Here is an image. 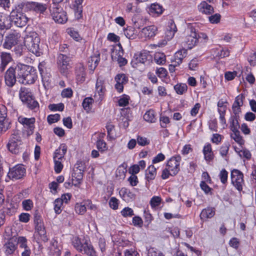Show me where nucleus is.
<instances>
[{"label": "nucleus", "instance_id": "680f3d73", "mask_svg": "<svg viewBox=\"0 0 256 256\" xmlns=\"http://www.w3.org/2000/svg\"><path fill=\"white\" fill-rule=\"evenodd\" d=\"M220 18L221 16L220 14H216L209 16L208 19L212 24H217L220 22Z\"/></svg>", "mask_w": 256, "mask_h": 256}, {"label": "nucleus", "instance_id": "4d7b16f0", "mask_svg": "<svg viewBox=\"0 0 256 256\" xmlns=\"http://www.w3.org/2000/svg\"><path fill=\"white\" fill-rule=\"evenodd\" d=\"M35 236H38L40 238V239L44 242H46L48 240V238L46 236V232L44 228L42 230L39 231L37 233L35 234Z\"/></svg>", "mask_w": 256, "mask_h": 256}, {"label": "nucleus", "instance_id": "49530a36", "mask_svg": "<svg viewBox=\"0 0 256 256\" xmlns=\"http://www.w3.org/2000/svg\"><path fill=\"white\" fill-rule=\"evenodd\" d=\"M115 80L117 82L123 84H126L128 81V78L124 74H117L115 77Z\"/></svg>", "mask_w": 256, "mask_h": 256}, {"label": "nucleus", "instance_id": "f704fd0d", "mask_svg": "<svg viewBox=\"0 0 256 256\" xmlns=\"http://www.w3.org/2000/svg\"><path fill=\"white\" fill-rule=\"evenodd\" d=\"M135 29L132 26H128L124 30V34L129 39H134L136 37V34L135 32Z\"/></svg>", "mask_w": 256, "mask_h": 256}, {"label": "nucleus", "instance_id": "37998d69", "mask_svg": "<svg viewBox=\"0 0 256 256\" xmlns=\"http://www.w3.org/2000/svg\"><path fill=\"white\" fill-rule=\"evenodd\" d=\"M75 210L79 214H84L86 211V204L82 203H76L75 205Z\"/></svg>", "mask_w": 256, "mask_h": 256}, {"label": "nucleus", "instance_id": "e433bc0d", "mask_svg": "<svg viewBox=\"0 0 256 256\" xmlns=\"http://www.w3.org/2000/svg\"><path fill=\"white\" fill-rule=\"evenodd\" d=\"M100 60V54L94 55L90 57V60H88L90 64L89 66L90 69H95L98 66Z\"/></svg>", "mask_w": 256, "mask_h": 256}, {"label": "nucleus", "instance_id": "13d9d810", "mask_svg": "<svg viewBox=\"0 0 256 256\" xmlns=\"http://www.w3.org/2000/svg\"><path fill=\"white\" fill-rule=\"evenodd\" d=\"M17 244H19L20 246L25 249L28 248L26 244V239L24 237H19L16 240Z\"/></svg>", "mask_w": 256, "mask_h": 256}, {"label": "nucleus", "instance_id": "4c0bfd02", "mask_svg": "<svg viewBox=\"0 0 256 256\" xmlns=\"http://www.w3.org/2000/svg\"><path fill=\"white\" fill-rule=\"evenodd\" d=\"M93 102L94 100L90 97L86 98L84 100L82 105L83 108L86 112H88L90 110Z\"/></svg>", "mask_w": 256, "mask_h": 256}, {"label": "nucleus", "instance_id": "3c124183", "mask_svg": "<svg viewBox=\"0 0 256 256\" xmlns=\"http://www.w3.org/2000/svg\"><path fill=\"white\" fill-rule=\"evenodd\" d=\"M62 204V200L60 198L56 199L54 202V210L56 214H60L61 212V206Z\"/></svg>", "mask_w": 256, "mask_h": 256}, {"label": "nucleus", "instance_id": "72a5a7b5", "mask_svg": "<svg viewBox=\"0 0 256 256\" xmlns=\"http://www.w3.org/2000/svg\"><path fill=\"white\" fill-rule=\"evenodd\" d=\"M238 115L232 116L230 118V128L232 132L238 130L240 124L238 122Z\"/></svg>", "mask_w": 256, "mask_h": 256}, {"label": "nucleus", "instance_id": "6e6d98bb", "mask_svg": "<svg viewBox=\"0 0 256 256\" xmlns=\"http://www.w3.org/2000/svg\"><path fill=\"white\" fill-rule=\"evenodd\" d=\"M121 214L124 217L132 216L134 215L132 209L129 207L124 208L121 211Z\"/></svg>", "mask_w": 256, "mask_h": 256}, {"label": "nucleus", "instance_id": "ddd939ff", "mask_svg": "<svg viewBox=\"0 0 256 256\" xmlns=\"http://www.w3.org/2000/svg\"><path fill=\"white\" fill-rule=\"evenodd\" d=\"M26 174V169L22 165H16L10 169L8 176L10 179L18 180Z\"/></svg>", "mask_w": 256, "mask_h": 256}, {"label": "nucleus", "instance_id": "b1692460", "mask_svg": "<svg viewBox=\"0 0 256 256\" xmlns=\"http://www.w3.org/2000/svg\"><path fill=\"white\" fill-rule=\"evenodd\" d=\"M176 31L177 28L174 20H170L168 22L167 30L166 33L168 39L172 38Z\"/></svg>", "mask_w": 256, "mask_h": 256}, {"label": "nucleus", "instance_id": "79ce46f5", "mask_svg": "<svg viewBox=\"0 0 256 256\" xmlns=\"http://www.w3.org/2000/svg\"><path fill=\"white\" fill-rule=\"evenodd\" d=\"M174 88L178 94H182L187 91L188 86L186 84H177L174 86Z\"/></svg>", "mask_w": 256, "mask_h": 256}, {"label": "nucleus", "instance_id": "c85d7f7f", "mask_svg": "<svg viewBox=\"0 0 256 256\" xmlns=\"http://www.w3.org/2000/svg\"><path fill=\"white\" fill-rule=\"evenodd\" d=\"M203 153L204 156V159L206 161H211L214 158V154L212 150V146L210 144L206 145L203 149Z\"/></svg>", "mask_w": 256, "mask_h": 256}, {"label": "nucleus", "instance_id": "20e7f679", "mask_svg": "<svg viewBox=\"0 0 256 256\" xmlns=\"http://www.w3.org/2000/svg\"><path fill=\"white\" fill-rule=\"evenodd\" d=\"M23 142L18 132L15 131L12 134L7 144L8 150L14 154H18L22 150Z\"/></svg>", "mask_w": 256, "mask_h": 256}, {"label": "nucleus", "instance_id": "9b49d317", "mask_svg": "<svg viewBox=\"0 0 256 256\" xmlns=\"http://www.w3.org/2000/svg\"><path fill=\"white\" fill-rule=\"evenodd\" d=\"M16 74L14 66H12L6 70L4 74L6 84L9 88H12L16 84Z\"/></svg>", "mask_w": 256, "mask_h": 256}, {"label": "nucleus", "instance_id": "473e14b6", "mask_svg": "<svg viewBox=\"0 0 256 256\" xmlns=\"http://www.w3.org/2000/svg\"><path fill=\"white\" fill-rule=\"evenodd\" d=\"M24 102L26 104L27 106L32 110L36 111L39 108V104L38 102L34 100L33 96Z\"/></svg>", "mask_w": 256, "mask_h": 256}, {"label": "nucleus", "instance_id": "052dcab7", "mask_svg": "<svg viewBox=\"0 0 256 256\" xmlns=\"http://www.w3.org/2000/svg\"><path fill=\"white\" fill-rule=\"evenodd\" d=\"M200 186L201 188L204 192L206 194H208L209 193L212 194L211 191L212 190V188H210L204 181L201 182L200 184Z\"/></svg>", "mask_w": 256, "mask_h": 256}, {"label": "nucleus", "instance_id": "7ed1b4c3", "mask_svg": "<svg viewBox=\"0 0 256 256\" xmlns=\"http://www.w3.org/2000/svg\"><path fill=\"white\" fill-rule=\"evenodd\" d=\"M40 38L36 32H30L24 38V44L28 50L36 56L41 53L40 48Z\"/></svg>", "mask_w": 256, "mask_h": 256}, {"label": "nucleus", "instance_id": "2f4dec72", "mask_svg": "<svg viewBox=\"0 0 256 256\" xmlns=\"http://www.w3.org/2000/svg\"><path fill=\"white\" fill-rule=\"evenodd\" d=\"M144 119L148 122H155L156 118L154 111L152 110H148L144 115Z\"/></svg>", "mask_w": 256, "mask_h": 256}, {"label": "nucleus", "instance_id": "1a4fd4ad", "mask_svg": "<svg viewBox=\"0 0 256 256\" xmlns=\"http://www.w3.org/2000/svg\"><path fill=\"white\" fill-rule=\"evenodd\" d=\"M152 59V56L147 52H142L138 54H134L131 62V64L133 68H136L139 64H149L150 60Z\"/></svg>", "mask_w": 256, "mask_h": 256}, {"label": "nucleus", "instance_id": "c756f323", "mask_svg": "<svg viewBox=\"0 0 256 256\" xmlns=\"http://www.w3.org/2000/svg\"><path fill=\"white\" fill-rule=\"evenodd\" d=\"M19 95L20 98L23 102L28 100V99L32 96V92H30L29 90L24 87L20 88Z\"/></svg>", "mask_w": 256, "mask_h": 256}, {"label": "nucleus", "instance_id": "f257e3e1", "mask_svg": "<svg viewBox=\"0 0 256 256\" xmlns=\"http://www.w3.org/2000/svg\"><path fill=\"white\" fill-rule=\"evenodd\" d=\"M18 81L23 84H34L36 79V72L32 70V68L29 66L18 64L14 66Z\"/></svg>", "mask_w": 256, "mask_h": 256}, {"label": "nucleus", "instance_id": "09e8293b", "mask_svg": "<svg viewBox=\"0 0 256 256\" xmlns=\"http://www.w3.org/2000/svg\"><path fill=\"white\" fill-rule=\"evenodd\" d=\"M48 108L52 111H62L64 109V104L62 103L58 104H50L48 106Z\"/></svg>", "mask_w": 256, "mask_h": 256}, {"label": "nucleus", "instance_id": "5701e85b", "mask_svg": "<svg viewBox=\"0 0 256 256\" xmlns=\"http://www.w3.org/2000/svg\"><path fill=\"white\" fill-rule=\"evenodd\" d=\"M198 9L200 12L206 14H210L214 12L213 7L204 1L198 6Z\"/></svg>", "mask_w": 256, "mask_h": 256}, {"label": "nucleus", "instance_id": "0e129e2a", "mask_svg": "<svg viewBox=\"0 0 256 256\" xmlns=\"http://www.w3.org/2000/svg\"><path fill=\"white\" fill-rule=\"evenodd\" d=\"M9 120L7 118V114L6 112V108L4 106L0 108V120Z\"/></svg>", "mask_w": 256, "mask_h": 256}, {"label": "nucleus", "instance_id": "f8f14e48", "mask_svg": "<svg viewBox=\"0 0 256 256\" xmlns=\"http://www.w3.org/2000/svg\"><path fill=\"white\" fill-rule=\"evenodd\" d=\"M20 38V35L18 32H14L10 33L6 38L5 42L3 44L4 47L6 49H10L18 43Z\"/></svg>", "mask_w": 256, "mask_h": 256}, {"label": "nucleus", "instance_id": "7c9ffc66", "mask_svg": "<svg viewBox=\"0 0 256 256\" xmlns=\"http://www.w3.org/2000/svg\"><path fill=\"white\" fill-rule=\"evenodd\" d=\"M156 174V170L153 165L150 166L146 170V178L148 181L153 180Z\"/></svg>", "mask_w": 256, "mask_h": 256}, {"label": "nucleus", "instance_id": "c03bdc74", "mask_svg": "<svg viewBox=\"0 0 256 256\" xmlns=\"http://www.w3.org/2000/svg\"><path fill=\"white\" fill-rule=\"evenodd\" d=\"M96 146L97 148L100 152H104L108 149L106 142L100 139L96 141Z\"/></svg>", "mask_w": 256, "mask_h": 256}, {"label": "nucleus", "instance_id": "cd10ccee", "mask_svg": "<svg viewBox=\"0 0 256 256\" xmlns=\"http://www.w3.org/2000/svg\"><path fill=\"white\" fill-rule=\"evenodd\" d=\"M215 214L214 208H212L208 207L204 209L200 214V218L202 220L210 218L214 216Z\"/></svg>", "mask_w": 256, "mask_h": 256}, {"label": "nucleus", "instance_id": "4468645a", "mask_svg": "<svg viewBox=\"0 0 256 256\" xmlns=\"http://www.w3.org/2000/svg\"><path fill=\"white\" fill-rule=\"evenodd\" d=\"M74 74L78 83L82 84L85 81L86 74L84 64L78 63L76 65Z\"/></svg>", "mask_w": 256, "mask_h": 256}, {"label": "nucleus", "instance_id": "2eb2a0df", "mask_svg": "<svg viewBox=\"0 0 256 256\" xmlns=\"http://www.w3.org/2000/svg\"><path fill=\"white\" fill-rule=\"evenodd\" d=\"M197 35L198 33L196 32V29L191 28L190 34L186 36L184 40V42L187 44L188 48H192L198 42V38Z\"/></svg>", "mask_w": 256, "mask_h": 256}, {"label": "nucleus", "instance_id": "a211bd4d", "mask_svg": "<svg viewBox=\"0 0 256 256\" xmlns=\"http://www.w3.org/2000/svg\"><path fill=\"white\" fill-rule=\"evenodd\" d=\"M0 72H2L6 70L8 64L12 60V58L10 53L4 52H0Z\"/></svg>", "mask_w": 256, "mask_h": 256}, {"label": "nucleus", "instance_id": "dca6fc26", "mask_svg": "<svg viewBox=\"0 0 256 256\" xmlns=\"http://www.w3.org/2000/svg\"><path fill=\"white\" fill-rule=\"evenodd\" d=\"M18 122L22 124L28 129L27 134L28 136L32 135L34 132L35 118H26L22 116H20L18 118Z\"/></svg>", "mask_w": 256, "mask_h": 256}, {"label": "nucleus", "instance_id": "39448f33", "mask_svg": "<svg viewBox=\"0 0 256 256\" xmlns=\"http://www.w3.org/2000/svg\"><path fill=\"white\" fill-rule=\"evenodd\" d=\"M52 19L58 24L65 23L68 20L66 13L63 9L57 5L54 6L50 9Z\"/></svg>", "mask_w": 256, "mask_h": 256}, {"label": "nucleus", "instance_id": "aec40b11", "mask_svg": "<svg viewBox=\"0 0 256 256\" xmlns=\"http://www.w3.org/2000/svg\"><path fill=\"white\" fill-rule=\"evenodd\" d=\"M17 245L16 238H10L8 241L4 246V248L5 250V253L6 254H11L16 250Z\"/></svg>", "mask_w": 256, "mask_h": 256}, {"label": "nucleus", "instance_id": "a18cd8bd", "mask_svg": "<svg viewBox=\"0 0 256 256\" xmlns=\"http://www.w3.org/2000/svg\"><path fill=\"white\" fill-rule=\"evenodd\" d=\"M60 118L59 114H54L48 115L47 117V120L50 124L58 122Z\"/></svg>", "mask_w": 256, "mask_h": 256}, {"label": "nucleus", "instance_id": "a878e982", "mask_svg": "<svg viewBox=\"0 0 256 256\" xmlns=\"http://www.w3.org/2000/svg\"><path fill=\"white\" fill-rule=\"evenodd\" d=\"M164 8L162 6L156 3L152 4L148 8V12L154 16L161 14Z\"/></svg>", "mask_w": 256, "mask_h": 256}, {"label": "nucleus", "instance_id": "e2e57ef3", "mask_svg": "<svg viewBox=\"0 0 256 256\" xmlns=\"http://www.w3.org/2000/svg\"><path fill=\"white\" fill-rule=\"evenodd\" d=\"M72 90L70 88H65L62 92V96L63 98H70L72 96Z\"/></svg>", "mask_w": 256, "mask_h": 256}, {"label": "nucleus", "instance_id": "f03ea898", "mask_svg": "<svg viewBox=\"0 0 256 256\" xmlns=\"http://www.w3.org/2000/svg\"><path fill=\"white\" fill-rule=\"evenodd\" d=\"M26 12L22 2H20L16 6L10 15V21L18 27L22 28L26 26L28 20V18L23 12Z\"/></svg>", "mask_w": 256, "mask_h": 256}, {"label": "nucleus", "instance_id": "423d86ee", "mask_svg": "<svg viewBox=\"0 0 256 256\" xmlns=\"http://www.w3.org/2000/svg\"><path fill=\"white\" fill-rule=\"evenodd\" d=\"M26 11H34L37 13L44 14L47 9L48 6L44 4L35 2H22Z\"/></svg>", "mask_w": 256, "mask_h": 256}, {"label": "nucleus", "instance_id": "8fccbe9b", "mask_svg": "<svg viewBox=\"0 0 256 256\" xmlns=\"http://www.w3.org/2000/svg\"><path fill=\"white\" fill-rule=\"evenodd\" d=\"M130 96L124 94L118 100V105L120 106H125L128 104Z\"/></svg>", "mask_w": 256, "mask_h": 256}, {"label": "nucleus", "instance_id": "de8ad7c7", "mask_svg": "<svg viewBox=\"0 0 256 256\" xmlns=\"http://www.w3.org/2000/svg\"><path fill=\"white\" fill-rule=\"evenodd\" d=\"M162 198L158 196H153L150 200V204L152 208H155L160 205Z\"/></svg>", "mask_w": 256, "mask_h": 256}, {"label": "nucleus", "instance_id": "9d476101", "mask_svg": "<svg viewBox=\"0 0 256 256\" xmlns=\"http://www.w3.org/2000/svg\"><path fill=\"white\" fill-rule=\"evenodd\" d=\"M181 157L178 155L170 158L167 162L166 168L171 172V176H176L180 170Z\"/></svg>", "mask_w": 256, "mask_h": 256}, {"label": "nucleus", "instance_id": "a19ab883", "mask_svg": "<svg viewBox=\"0 0 256 256\" xmlns=\"http://www.w3.org/2000/svg\"><path fill=\"white\" fill-rule=\"evenodd\" d=\"M10 120H0V134L5 132L10 128Z\"/></svg>", "mask_w": 256, "mask_h": 256}, {"label": "nucleus", "instance_id": "412c9836", "mask_svg": "<svg viewBox=\"0 0 256 256\" xmlns=\"http://www.w3.org/2000/svg\"><path fill=\"white\" fill-rule=\"evenodd\" d=\"M120 194L124 200L128 202H131L136 198V194L126 188H121L120 191Z\"/></svg>", "mask_w": 256, "mask_h": 256}, {"label": "nucleus", "instance_id": "bb28decb", "mask_svg": "<svg viewBox=\"0 0 256 256\" xmlns=\"http://www.w3.org/2000/svg\"><path fill=\"white\" fill-rule=\"evenodd\" d=\"M83 176V172L74 169L72 176V181H75V183L74 184L75 186H77L81 184Z\"/></svg>", "mask_w": 256, "mask_h": 256}, {"label": "nucleus", "instance_id": "58836bf2", "mask_svg": "<svg viewBox=\"0 0 256 256\" xmlns=\"http://www.w3.org/2000/svg\"><path fill=\"white\" fill-rule=\"evenodd\" d=\"M72 245L78 251L82 252V250L84 247V242H82L78 237H75L74 238Z\"/></svg>", "mask_w": 256, "mask_h": 256}, {"label": "nucleus", "instance_id": "338daca9", "mask_svg": "<svg viewBox=\"0 0 256 256\" xmlns=\"http://www.w3.org/2000/svg\"><path fill=\"white\" fill-rule=\"evenodd\" d=\"M137 142L139 145L142 146H144L148 144L150 142L147 140L146 138H144L140 136H138L137 138Z\"/></svg>", "mask_w": 256, "mask_h": 256}, {"label": "nucleus", "instance_id": "6e6552de", "mask_svg": "<svg viewBox=\"0 0 256 256\" xmlns=\"http://www.w3.org/2000/svg\"><path fill=\"white\" fill-rule=\"evenodd\" d=\"M70 58L65 54H60L58 58V64L61 74H66L68 70L71 67L70 62Z\"/></svg>", "mask_w": 256, "mask_h": 256}, {"label": "nucleus", "instance_id": "0eeeda50", "mask_svg": "<svg viewBox=\"0 0 256 256\" xmlns=\"http://www.w3.org/2000/svg\"><path fill=\"white\" fill-rule=\"evenodd\" d=\"M230 176L232 184L238 190L242 191L244 184L243 174L240 170L234 169L232 170Z\"/></svg>", "mask_w": 256, "mask_h": 256}, {"label": "nucleus", "instance_id": "5fc2aeb1", "mask_svg": "<svg viewBox=\"0 0 256 256\" xmlns=\"http://www.w3.org/2000/svg\"><path fill=\"white\" fill-rule=\"evenodd\" d=\"M50 252L52 256H60L61 254L60 250L54 244L50 246Z\"/></svg>", "mask_w": 256, "mask_h": 256}, {"label": "nucleus", "instance_id": "774afa93", "mask_svg": "<svg viewBox=\"0 0 256 256\" xmlns=\"http://www.w3.org/2000/svg\"><path fill=\"white\" fill-rule=\"evenodd\" d=\"M85 168L84 163L81 160L78 161L74 168V169L78 170H80L83 172L84 171Z\"/></svg>", "mask_w": 256, "mask_h": 256}, {"label": "nucleus", "instance_id": "6ab92c4d", "mask_svg": "<svg viewBox=\"0 0 256 256\" xmlns=\"http://www.w3.org/2000/svg\"><path fill=\"white\" fill-rule=\"evenodd\" d=\"M245 97L243 94H241L238 96L232 106V110L234 115H239L241 112L240 107L242 106L244 104V100Z\"/></svg>", "mask_w": 256, "mask_h": 256}, {"label": "nucleus", "instance_id": "ea45409f", "mask_svg": "<svg viewBox=\"0 0 256 256\" xmlns=\"http://www.w3.org/2000/svg\"><path fill=\"white\" fill-rule=\"evenodd\" d=\"M154 59L155 62L159 64H163L166 62V56L164 53L158 52L154 54Z\"/></svg>", "mask_w": 256, "mask_h": 256}, {"label": "nucleus", "instance_id": "603ef678", "mask_svg": "<svg viewBox=\"0 0 256 256\" xmlns=\"http://www.w3.org/2000/svg\"><path fill=\"white\" fill-rule=\"evenodd\" d=\"M22 206L24 210H30L33 207L32 201L30 199L24 200L22 202Z\"/></svg>", "mask_w": 256, "mask_h": 256}, {"label": "nucleus", "instance_id": "393cba45", "mask_svg": "<svg viewBox=\"0 0 256 256\" xmlns=\"http://www.w3.org/2000/svg\"><path fill=\"white\" fill-rule=\"evenodd\" d=\"M187 54V50L186 49H182L178 50L174 54V60L172 62L176 63V64H182L183 59L186 56Z\"/></svg>", "mask_w": 256, "mask_h": 256}, {"label": "nucleus", "instance_id": "69168bd1", "mask_svg": "<svg viewBox=\"0 0 256 256\" xmlns=\"http://www.w3.org/2000/svg\"><path fill=\"white\" fill-rule=\"evenodd\" d=\"M54 170L56 173L58 174L62 171L63 168V165L62 164L61 162L59 161V160H54Z\"/></svg>", "mask_w": 256, "mask_h": 256}, {"label": "nucleus", "instance_id": "bf43d9fd", "mask_svg": "<svg viewBox=\"0 0 256 256\" xmlns=\"http://www.w3.org/2000/svg\"><path fill=\"white\" fill-rule=\"evenodd\" d=\"M110 206L113 210H117L118 206V200L114 197H112L109 201Z\"/></svg>", "mask_w": 256, "mask_h": 256}, {"label": "nucleus", "instance_id": "c9c22d12", "mask_svg": "<svg viewBox=\"0 0 256 256\" xmlns=\"http://www.w3.org/2000/svg\"><path fill=\"white\" fill-rule=\"evenodd\" d=\"M231 137L235 140L236 142L238 144L242 146L244 144V140L240 135V132L238 130L233 131L232 134H231Z\"/></svg>", "mask_w": 256, "mask_h": 256}, {"label": "nucleus", "instance_id": "864d4df0", "mask_svg": "<svg viewBox=\"0 0 256 256\" xmlns=\"http://www.w3.org/2000/svg\"><path fill=\"white\" fill-rule=\"evenodd\" d=\"M228 176V172L225 169H222L220 173L219 177L220 180V182L223 184H226L227 182Z\"/></svg>", "mask_w": 256, "mask_h": 256}, {"label": "nucleus", "instance_id": "4be33fe9", "mask_svg": "<svg viewBox=\"0 0 256 256\" xmlns=\"http://www.w3.org/2000/svg\"><path fill=\"white\" fill-rule=\"evenodd\" d=\"M82 253L86 254L88 256H97L96 252L94 246L87 240L84 242V247L82 250Z\"/></svg>", "mask_w": 256, "mask_h": 256}, {"label": "nucleus", "instance_id": "f3484780", "mask_svg": "<svg viewBox=\"0 0 256 256\" xmlns=\"http://www.w3.org/2000/svg\"><path fill=\"white\" fill-rule=\"evenodd\" d=\"M158 28L155 26H149L143 28L140 35L142 38L145 39H150L154 36L157 32Z\"/></svg>", "mask_w": 256, "mask_h": 256}]
</instances>
